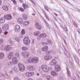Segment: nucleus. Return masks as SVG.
Returning a JSON list of instances; mask_svg holds the SVG:
<instances>
[{
  "label": "nucleus",
  "instance_id": "f257e3e1",
  "mask_svg": "<svg viewBox=\"0 0 80 80\" xmlns=\"http://www.w3.org/2000/svg\"><path fill=\"white\" fill-rule=\"evenodd\" d=\"M41 68L44 72L47 73L49 71V67L47 65H42V66Z\"/></svg>",
  "mask_w": 80,
  "mask_h": 80
},
{
  "label": "nucleus",
  "instance_id": "f03ea898",
  "mask_svg": "<svg viewBox=\"0 0 80 80\" xmlns=\"http://www.w3.org/2000/svg\"><path fill=\"white\" fill-rule=\"evenodd\" d=\"M28 62L29 63H32L33 62H38V58L34 57L33 58H29L28 59Z\"/></svg>",
  "mask_w": 80,
  "mask_h": 80
},
{
  "label": "nucleus",
  "instance_id": "7ed1b4c3",
  "mask_svg": "<svg viewBox=\"0 0 80 80\" xmlns=\"http://www.w3.org/2000/svg\"><path fill=\"white\" fill-rule=\"evenodd\" d=\"M23 42L25 45H29L30 43V41L29 38L28 37H26L24 39Z\"/></svg>",
  "mask_w": 80,
  "mask_h": 80
},
{
  "label": "nucleus",
  "instance_id": "20e7f679",
  "mask_svg": "<svg viewBox=\"0 0 80 80\" xmlns=\"http://www.w3.org/2000/svg\"><path fill=\"white\" fill-rule=\"evenodd\" d=\"M18 66L19 67V70H20V71H22V72H23V71H24V70H25V66H24L23 64L20 63H19L18 64Z\"/></svg>",
  "mask_w": 80,
  "mask_h": 80
},
{
  "label": "nucleus",
  "instance_id": "39448f33",
  "mask_svg": "<svg viewBox=\"0 0 80 80\" xmlns=\"http://www.w3.org/2000/svg\"><path fill=\"white\" fill-rule=\"evenodd\" d=\"M20 26L18 25H16L14 28L15 32H19L20 31Z\"/></svg>",
  "mask_w": 80,
  "mask_h": 80
},
{
  "label": "nucleus",
  "instance_id": "423d86ee",
  "mask_svg": "<svg viewBox=\"0 0 80 80\" xmlns=\"http://www.w3.org/2000/svg\"><path fill=\"white\" fill-rule=\"evenodd\" d=\"M33 75H34V72H27L25 74L26 76L28 77H31V76H33Z\"/></svg>",
  "mask_w": 80,
  "mask_h": 80
},
{
  "label": "nucleus",
  "instance_id": "0eeeda50",
  "mask_svg": "<svg viewBox=\"0 0 80 80\" xmlns=\"http://www.w3.org/2000/svg\"><path fill=\"white\" fill-rule=\"evenodd\" d=\"M5 18L9 20L12 18V16L10 14L5 15L4 16Z\"/></svg>",
  "mask_w": 80,
  "mask_h": 80
},
{
  "label": "nucleus",
  "instance_id": "6e6552de",
  "mask_svg": "<svg viewBox=\"0 0 80 80\" xmlns=\"http://www.w3.org/2000/svg\"><path fill=\"white\" fill-rule=\"evenodd\" d=\"M2 29L4 31H7L8 30V24H4L2 26Z\"/></svg>",
  "mask_w": 80,
  "mask_h": 80
},
{
  "label": "nucleus",
  "instance_id": "1a4fd4ad",
  "mask_svg": "<svg viewBox=\"0 0 80 80\" xmlns=\"http://www.w3.org/2000/svg\"><path fill=\"white\" fill-rule=\"evenodd\" d=\"M57 63V61L55 60H52V61L50 63V65H56Z\"/></svg>",
  "mask_w": 80,
  "mask_h": 80
},
{
  "label": "nucleus",
  "instance_id": "9d476101",
  "mask_svg": "<svg viewBox=\"0 0 80 80\" xmlns=\"http://www.w3.org/2000/svg\"><path fill=\"white\" fill-rule=\"evenodd\" d=\"M60 70V66L57 65L55 66V70L56 72H58Z\"/></svg>",
  "mask_w": 80,
  "mask_h": 80
},
{
  "label": "nucleus",
  "instance_id": "9b49d317",
  "mask_svg": "<svg viewBox=\"0 0 80 80\" xmlns=\"http://www.w3.org/2000/svg\"><path fill=\"white\" fill-rule=\"evenodd\" d=\"M12 46L10 45H7L5 47L4 49L6 51H7L8 50H10L12 49Z\"/></svg>",
  "mask_w": 80,
  "mask_h": 80
},
{
  "label": "nucleus",
  "instance_id": "f8f14e48",
  "mask_svg": "<svg viewBox=\"0 0 80 80\" xmlns=\"http://www.w3.org/2000/svg\"><path fill=\"white\" fill-rule=\"evenodd\" d=\"M18 61L17 58H12V63H13V64H17V63H18Z\"/></svg>",
  "mask_w": 80,
  "mask_h": 80
},
{
  "label": "nucleus",
  "instance_id": "ddd939ff",
  "mask_svg": "<svg viewBox=\"0 0 80 80\" xmlns=\"http://www.w3.org/2000/svg\"><path fill=\"white\" fill-rule=\"evenodd\" d=\"M13 55H14L13 52H10V53H9V54L8 56V58H9L10 60V59H12V57H13Z\"/></svg>",
  "mask_w": 80,
  "mask_h": 80
},
{
  "label": "nucleus",
  "instance_id": "4468645a",
  "mask_svg": "<svg viewBox=\"0 0 80 80\" xmlns=\"http://www.w3.org/2000/svg\"><path fill=\"white\" fill-rule=\"evenodd\" d=\"M35 25L36 26H37L36 27L37 28L38 30H41V28H42V26L38 24V22H37Z\"/></svg>",
  "mask_w": 80,
  "mask_h": 80
},
{
  "label": "nucleus",
  "instance_id": "2eb2a0df",
  "mask_svg": "<svg viewBox=\"0 0 80 80\" xmlns=\"http://www.w3.org/2000/svg\"><path fill=\"white\" fill-rule=\"evenodd\" d=\"M52 58V57L51 56H46L44 57V59L46 60H48Z\"/></svg>",
  "mask_w": 80,
  "mask_h": 80
},
{
  "label": "nucleus",
  "instance_id": "dca6fc26",
  "mask_svg": "<svg viewBox=\"0 0 80 80\" xmlns=\"http://www.w3.org/2000/svg\"><path fill=\"white\" fill-rule=\"evenodd\" d=\"M48 50V48L47 46H45L42 48V50L43 52H46Z\"/></svg>",
  "mask_w": 80,
  "mask_h": 80
},
{
  "label": "nucleus",
  "instance_id": "f3484780",
  "mask_svg": "<svg viewBox=\"0 0 80 80\" xmlns=\"http://www.w3.org/2000/svg\"><path fill=\"white\" fill-rule=\"evenodd\" d=\"M22 6L24 10H25L26 8H28V7H29L28 5H27L26 3H22Z\"/></svg>",
  "mask_w": 80,
  "mask_h": 80
},
{
  "label": "nucleus",
  "instance_id": "a211bd4d",
  "mask_svg": "<svg viewBox=\"0 0 80 80\" xmlns=\"http://www.w3.org/2000/svg\"><path fill=\"white\" fill-rule=\"evenodd\" d=\"M3 10L5 11H8V7L7 5H4L2 7Z\"/></svg>",
  "mask_w": 80,
  "mask_h": 80
},
{
  "label": "nucleus",
  "instance_id": "6ab92c4d",
  "mask_svg": "<svg viewBox=\"0 0 80 80\" xmlns=\"http://www.w3.org/2000/svg\"><path fill=\"white\" fill-rule=\"evenodd\" d=\"M40 38H45L47 37V34L45 33L41 34L40 36Z\"/></svg>",
  "mask_w": 80,
  "mask_h": 80
},
{
  "label": "nucleus",
  "instance_id": "aec40b11",
  "mask_svg": "<svg viewBox=\"0 0 80 80\" xmlns=\"http://www.w3.org/2000/svg\"><path fill=\"white\" fill-rule=\"evenodd\" d=\"M18 22L20 24H22L23 23V20L21 18H19L18 19Z\"/></svg>",
  "mask_w": 80,
  "mask_h": 80
},
{
  "label": "nucleus",
  "instance_id": "412c9836",
  "mask_svg": "<svg viewBox=\"0 0 80 80\" xmlns=\"http://www.w3.org/2000/svg\"><path fill=\"white\" fill-rule=\"evenodd\" d=\"M23 54H24L25 57H28L29 55H30V53L27 52H23Z\"/></svg>",
  "mask_w": 80,
  "mask_h": 80
},
{
  "label": "nucleus",
  "instance_id": "4be33fe9",
  "mask_svg": "<svg viewBox=\"0 0 80 80\" xmlns=\"http://www.w3.org/2000/svg\"><path fill=\"white\" fill-rule=\"evenodd\" d=\"M5 21V18H0V23H3Z\"/></svg>",
  "mask_w": 80,
  "mask_h": 80
},
{
  "label": "nucleus",
  "instance_id": "5701e85b",
  "mask_svg": "<svg viewBox=\"0 0 80 80\" xmlns=\"http://www.w3.org/2000/svg\"><path fill=\"white\" fill-rule=\"evenodd\" d=\"M51 74L52 75H53V76H57V75H58V74L53 71L51 72Z\"/></svg>",
  "mask_w": 80,
  "mask_h": 80
},
{
  "label": "nucleus",
  "instance_id": "b1692460",
  "mask_svg": "<svg viewBox=\"0 0 80 80\" xmlns=\"http://www.w3.org/2000/svg\"><path fill=\"white\" fill-rule=\"evenodd\" d=\"M40 34V32H35L34 33V36H37V35H38Z\"/></svg>",
  "mask_w": 80,
  "mask_h": 80
},
{
  "label": "nucleus",
  "instance_id": "393cba45",
  "mask_svg": "<svg viewBox=\"0 0 80 80\" xmlns=\"http://www.w3.org/2000/svg\"><path fill=\"white\" fill-rule=\"evenodd\" d=\"M22 17L26 19L27 18V15L26 14H24L22 15Z\"/></svg>",
  "mask_w": 80,
  "mask_h": 80
},
{
  "label": "nucleus",
  "instance_id": "a878e982",
  "mask_svg": "<svg viewBox=\"0 0 80 80\" xmlns=\"http://www.w3.org/2000/svg\"><path fill=\"white\" fill-rule=\"evenodd\" d=\"M29 23H30L29 22H24V25H25L26 26H27V25H28Z\"/></svg>",
  "mask_w": 80,
  "mask_h": 80
},
{
  "label": "nucleus",
  "instance_id": "bb28decb",
  "mask_svg": "<svg viewBox=\"0 0 80 80\" xmlns=\"http://www.w3.org/2000/svg\"><path fill=\"white\" fill-rule=\"evenodd\" d=\"M22 50L23 51H25L26 50H28V48L25 47H22Z\"/></svg>",
  "mask_w": 80,
  "mask_h": 80
},
{
  "label": "nucleus",
  "instance_id": "cd10ccee",
  "mask_svg": "<svg viewBox=\"0 0 80 80\" xmlns=\"http://www.w3.org/2000/svg\"><path fill=\"white\" fill-rule=\"evenodd\" d=\"M47 79L48 80H52V78L51 77H50V76H48L47 77Z\"/></svg>",
  "mask_w": 80,
  "mask_h": 80
},
{
  "label": "nucleus",
  "instance_id": "c85d7f7f",
  "mask_svg": "<svg viewBox=\"0 0 80 80\" xmlns=\"http://www.w3.org/2000/svg\"><path fill=\"white\" fill-rule=\"evenodd\" d=\"M19 9L21 12H25V10H24V9L23 8H19Z\"/></svg>",
  "mask_w": 80,
  "mask_h": 80
},
{
  "label": "nucleus",
  "instance_id": "c756f323",
  "mask_svg": "<svg viewBox=\"0 0 80 80\" xmlns=\"http://www.w3.org/2000/svg\"><path fill=\"white\" fill-rule=\"evenodd\" d=\"M25 33V30L23 29L21 31V35H23Z\"/></svg>",
  "mask_w": 80,
  "mask_h": 80
},
{
  "label": "nucleus",
  "instance_id": "7c9ffc66",
  "mask_svg": "<svg viewBox=\"0 0 80 80\" xmlns=\"http://www.w3.org/2000/svg\"><path fill=\"white\" fill-rule=\"evenodd\" d=\"M11 1L13 2L14 4H15V5H17V2L15 0H11Z\"/></svg>",
  "mask_w": 80,
  "mask_h": 80
},
{
  "label": "nucleus",
  "instance_id": "2f4dec72",
  "mask_svg": "<svg viewBox=\"0 0 80 80\" xmlns=\"http://www.w3.org/2000/svg\"><path fill=\"white\" fill-rule=\"evenodd\" d=\"M75 60L77 62V63H79V60H78V57H75Z\"/></svg>",
  "mask_w": 80,
  "mask_h": 80
},
{
  "label": "nucleus",
  "instance_id": "473e14b6",
  "mask_svg": "<svg viewBox=\"0 0 80 80\" xmlns=\"http://www.w3.org/2000/svg\"><path fill=\"white\" fill-rule=\"evenodd\" d=\"M4 57V53L2 52L0 53V57Z\"/></svg>",
  "mask_w": 80,
  "mask_h": 80
},
{
  "label": "nucleus",
  "instance_id": "72a5a7b5",
  "mask_svg": "<svg viewBox=\"0 0 80 80\" xmlns=\"http://www.w3.org/2000/svg\"><path fill=\"white\" fill-rule=\"evenodd\" d=\"M14 80H20L18 77H15L14 78Z\"/></svg>",
  "mask_w": 80,
  "mask_h": 80
},
{
  "label": "nucleus",
  "instance_id": "f704fd0d",
  "mask_svg": "<svg viewBox=\"0 0 80 80\" xmlns=\"http://www.w3.org/2000/svg\"><path fill=\"white\" fill-rule=\"evenodd\" d=\"M15 57H19V54L18 53H15Z\"/></svg>",
  "mask_w": 80,
  "mask_h": 80
},
{
  "label": "nucleus",
  "instance_id": "c9c22d12",
  "mask_svg": "<svg viewBox=\"0 0 80 80\" xmlns=\"http://www.w3.org/2000/svg\"><path fill=\"white\" fill-rule=\"evenodd\" d=\"M29 70H33V67L30 66L29 68Z\"/></svg>",
  "mask_w": 80,
  "mask_h": 80
},
{
  "label": "nucleus",
  "instance_id": "e433bc0d",
  "mask_svg": "<svg viewBox=\"0 0 80 80\" xmlns=\"http://www.w3.org/2000/svg\"><path fill=\"white\" fill-rule=\"evenodd\" d=\"M3 42V40L2 39H0V44L2 43Z\"/></svg>",
  "mask_w": 80,
  "mask_h": 80
},
{
  "label": "nucleus",
  "instance_id": "4c0bfd02",
  "mask_svg": "<svg viewBox=\"0 0 80 80\" xmlns=\"http://www.w3.org/2000/svg\"><path fill=\"white\" fill-rule=\"evenodd\" d=\"M45 8L47 11H49V8H48V7H45Z\"/></svg>",
  "mask_w": 80,
  "mask_h": 80
},
{
  "label": "nucleus",
  "instance_id": "58836bf2",
  "mask_svg": "<svg viewBox=\"0 0 80 80\" xmlns=\"http://www.w3.org/2000/svg\"><path fill=\"white\" fill-rule=\"evenodd\" d=\"M20 2L21 3H23V0H19Z\"/></svg>",
  "mask_w": 80,
  "mask_h": 80
},
{
  "label": "nucleus",
  "instance_id": "ea45409f",
  "mask_svg": "<svg viewBox=\"0 0 80 80\" xmlns=\"http://www.w3.org/2000/svg\"><path fill=\"white\" fill-rule=\"evenodd\" d=\"M8 34V32H4V34H5L6 35H7Z\"/></svg>",
  "mask_w": 80,
  "mask_h": 80
},
{
  "label": "nucleus",
  "instance_id": "a19ab883",
  "mask_svg": "<svg viewBox=\"0 0 80 80\" xmlns=\"http://www.w3.org/2000/svg\"><path fill=\"white\" fill-rule=\"evenodd\" d=\"M2 32V30L1 28L0 27V33H1Z\"/></svg>",
  "mask_w": 80,
  "mask_h": 80
},
{
  "label": "nucleus",
  "instance_id": "79ce46f5",
  "mask_svg": "<svg viewBox=\"0 0 80 80\" xmlns=\"http://www.w3.org/2000/svg\"><path fill=\"white\" fill-rule=\"evenodd\" d=\"M13 70H17V68H12Z\"/></svg>",
  "mask_w": 80,
  "mask_h": 80
},
{
  "label": "nucleus",
  "instance_id": "37998d69",
  "mask_svg": "<svg viewBox=\"0 0 80 80\" xmlns=\"http://www.w3.org/2000/svg\"><path fill=\"white\" fill-rule=\"evenodd\" d=\"M27 80H33V79H32L31 78H29Z\"/></svg>",
  "mask_w": 80,
  "mask_h": 80
},
{
  "label": "nucleus",
  "instance_id": "c03bdc74",
  "mask_svg": "<svg viewBox=\"0 0 80 80\" xmlns=\"http://www.w3.org/2000/svg\"><path fill=\"white\" fill-rule=\"evenodd\" d=\"M2 5V1L0 0V5Z\"/></svg>",
  "mask_w": 80,
  "mask_h": 80
},
{
  "label": "nucleus",
  "instance_id": "a18cd8bd",
  "mask_svg": "<svg viewBox=\"0 0 80 80\" xmlns=\"http://www.w3.org/2000/svg\"><path fill=\"white\" fill-rule=\"evenodd\" d=\"M15 40H17L18 39V38L17 37H16V38H15Z\"/></svg>",
  "mask_w": 80,
  "mask_h": 80
},
{
  "label": "nucleus",
  "instance_id": "49530a36",
  "mask_svg": "<svg viewBox=\"0 0 80 80\" xmlns=\"http://www.w3.org/2000/svg\"><path fill=\"white\" fill-rule=\"evenodd\" d=\"M45 17H46V18H47V19L48 18V16H47V15Z\"/></svg>",
  "mask_w": 80,
  "mask_h": 80
},
{
  "label": "nucleus",
  "instance_id": "de8ad7c7",
  "mask_svg": "<svg viewBox=\"0 0 80 80\" xmlns=\"http://www.w3.org/2000/svg\"><path fill=\"white\" fill-rule=\"evenodd\" d=\"M78 52L79 53H80V49H79L78 50Z\"/></svg>",
  "mask_w": 80,
  "mask_h": 80
},
{
  "label": "nucleus",
  "instance_id": "09e8293b",
  "mask_svg": "<svg viewBox=\"0 0 80 80\" xmlns=\"http://www.w3.org/2000/svg\"><path fill=\"white\" fill-rule=\"evenodd\" d=\"M55 15H56V16H58V15L57 14H56V13H54Z\"/></svg>",
  "mask_w": 80,
  "mask_h": 80
},
{
  "label": "nucleus",
  "instance_id": "8fccbe9b",
  "mask_svg": "<svg viewBox=\"0 0 80 80\" xmlns=\"http://www.w3.org/2000/svg\"><path fill=\"white\" fill-rule=\"evenodd\" d=\"M37 76H39V73H37Z\"/></svg>",
  "mask_w": 80,
  "mask_h": 80
},
{
  "label": "nucleus",
  "instance_id": "3c124183",
  "mask_svg": "<svg viewBox=\"0 0 80 80\" xmlns=\"http://www.w3.org/2000/svg\"><path fill=\"white\" fill-rule=\"evenodd\" d=\"M32 15H35V14H32Z\"/></svg>",
  "mask_w": 80,
  "mask_h": 80
},
{
  "label": "nucleus",
  "instance_id": "603ef678",
  "mask_svg": "<svg viewBox=\"0 0 80 80\" xmlns=\"http://www.w3.org/2000/svg\"><path fill=\"white\" fill-rule=\"evenodd\" d=\"M78 32L79 33V34H80V32L79 31H78Z\"/></svg>",
  "mask_w": 80,
  "mask_h": 80
},
{
  "label": "nucleus",
  "instance_id": "864d4df0",
  "mask_svg": "<svg viewBox=\"0 0 80 80\" xmlns=\"http://www.w3.org/2000/svg\"><path fill=\"white\" fill-rule=\"evenodd\" d=\"M48 53H50V52L48 51Z\"/></svg>",
  "mask_w": 80,
  "mask_h": 80
},
{
  "label": "nucleus",
  "instance_id": "5fc2aeb1",
  "mask_svg": "<svg viewBox=\"0 0 80 80\" xmlns=\"http://www.w3.org/2000/svg\"><path fill=\"white\" fill-rule=\"evenodd\" d=\"M32 42H34V40H33V41H32Z\"/></svg>",
  "mask_w": 80,
  "mask_h": 80
},
{
  "label": "nucleus",
  "instance_id": "6e6d98bb",
  "mask_svg": "<svg viewBox=\"0 0 80 80\" xmlns=\"http://www.w3.org/2000/svg\"><path fill=\"white\" fill-rule=\"evenodd\" d=\"M10 64H12V62H10Z\"/></svg>",
  "mask_w": 80,
  "mask_h": 80
},
{
  "label": "nucleus",
  "instance_id": "4d7b16f0",
  "mask_svg": "<svg viewBox=\"0 0 80 80\" xmlns=\"http://www.w3.org/2000/svg\"><path fill=\"white\" fill-rule=\"evenodd\" d=\"M65 1H67V0H65Z\"/></svg>",
  "mask_w": 80,
  "mask_h": 80
}]
</instances>
